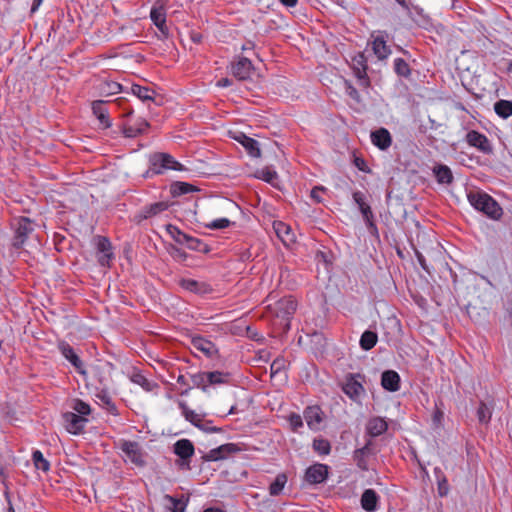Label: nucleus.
I'll list each match as a JSON object with an SVG mask.
<instances>
[{"instance_id": "774afa93", "label": "nucleus", "mask_w": 512, "mask_h": 512, "mask_svg": "<svg viewBox=\"0 0 512 512\" xmlns=\"http://www.w3.org/2000/svg\"><path fill=\"white\" fill-rule=\"evenodd\" d=\"M232 84V81L229 78H221L217 81V86L221 88L229 87Z\"/></svg>"}, {"instance_id": "e2e57ef3", "label": "nucleus", "mask_w": 512, "mask_h": 512, "mask_svg": "<svg viewBox=\"0 0 512 512\" xmlns=\"http://www.w3.org/2000/svg\"><path fill=\"white\" fill-rule=\"evenodd\" d=\"M355 166L363 172H369L367 164L364 159L356 157L354 160Z\"/></svg>"}, {"instance_id": "c9c22d12", "label": "nucleus", "mask_w": 512, "mask_h": 512, "mask_svg": "<svg viewBox=\"0 0 512 512\" xmlns=\"http://www.w3.org/2000/svg\"><path fill=\"white\" fill-rule=\"evenodd\" d=\"M287 483V476L284 473H280L276 476L275 480L269 486V494L271 496H278L282 493Z\"/></svg>"}, {"instance_id": "aec40b11", "label": "nucleus", "mask_w": 512, "mask_h": 512, "mask_svg": "<svg viewBox=\"0 0 512 512\" xmlns=\"http://www.w3.org/2000/svg\"><path fill=\"white\" fill-rule=\"evenodd\" d=\"M95 397L102 403V405L113 415H117V407L112 400V397L108 391V387L104 383V380H100V387L97 388Z\"/></svg>"}, {"instance_id": "3c124183", "label": "nucleus", "mask_w": 512, "mask_h": 512, "mask_svg": "<svg viewBox=\"0 0 512 512\" xmlns=\"http://www.w3.org/2000/svg\"><path fill=\"white\" fill-rule=\"evenodd\" d=\"M492 416V412L490 408L483 402L480 403V406L477 410V417L480 423L487 424Z\"/></svg>"}, {"instance_id": "0eeeda50", "label": "nucleus", "mask_w": 512, "mask_h": 512, "mask_svg": "<svg viewBox=\"0 0 512 512\" xmlns=\"http://www.w3.org/2000/svg\"><path fill=\"white\" fill-rule=\"evenodd\" d=\"M14 226L15 235L12 245L18 249L23 246L28 236L34 231V225L30 219L21 217L15 220Z\"/></svg>"}, {"instance_id": "0e129e2a", "label": "nucleus", "mask_w": 512, "mask_h": 512, "mask_svg": "<svg viewBox=\"0 0 512 512\" xmlns=\"http://www.w3.org/2000/svg\"><path fill=\"white\" fill-rule=\"evenodd\" d=\"M171 255L175 258H180L182 260L186 259V257H187V254L183 250H181L175 246H172V248H171Z\"/></svg>"}, {"instance_id": "cd10ccee", "label": "nucleus", "mask_w": 512, "mask_h": 512, "mask_svg": "<svg viewBox=\"0 0 512 512\" xmlns=\"http://www.w3.org/2000/svg\"><path fill=\"white\" fill-rule=\"evenodd\" d=\"M379 496L373 489H366L362 493L360 503L361 507L367 512H374L377 510Z\"/></svg>"}, {"instance_id": "8fccbe9b", "label": "nucleus", "mask_w": 512, "mask_h": 512, "mask_svg": "<svg viewBox=\"0 0 512 512\" xmlns=\"http://www.w3.org/2000/svg\"><path fill=\"white\" fill-rule=\"evenodd\" d=\"M121 89H122L121 84L114 82V81L105 82L100 87V91L104 95L117 94L121 91Z\"/></svg>"}, {"instance_id": "052dcab7", "label": "nucleus", "mask_w": 512, "mask_h": 512, "mask_svg": "<svg viewBox=\"0 0 512 512\" xmlns=\"http://www.w3.org/2000/svg\"><path fill=\"white\" fill-rule=\"evenodd\" d=\"M326 190L327 189L323 186H316L311 190L310 196L316 203H321L322 198L320 194L326 192Z\"/></svg>"}, {"instance_id": "bb28decb", "label": "nucleus", "mask_w": 512, "mask_h": 512, "mask_svg": "<svg viewBox=\"0 0 512 512\" xmlns=\"http://www.w3.org/2000/svg\"><path fill=\"white\" fill-rule=\"evenodd\" d=\"M381 385L385 390L396 392L400 388V376L393 370H387L382 373Z\"/></svg>"}, {"instance_id": "c756f323", "label": "nucleus", "mask_w": 512, "mask_h": 512, "mask_svg": "<svg viewBox=\"0 0 512 512\" xmlns=\"http://www.w3.org/2000/svg\"><path fill=\"white\" fill-rule=\"evenodd\" d=\"M174 453L182 459H189L194 455L193 443L188 439H180L174 444Z\"/></svg>"}, {"instance_id": "1a4fd4ad", "label": "nucleus", "mask_w": 512, "mask_h": 512, "mask_svg": "<svg viewBox=\"0 0 512 512\" xmlns=\"http://www.w3.org/2000/svg\"><path fill=\"white\" fill-rule=\"evenodd\" d=\"M328 474V465L315 463L306 469L304 479L310 485L321 484L326 481Z\"/></svg>"}, {"instance_id": "69168bd1", "label": "nucleus", "mask_w": 512, "mask_h": 512, "mask_svg": "<svg viewBox=\"0 0 512 512\" xmlns=\"http://www.w3.org/2000/svg\"><path fill=\"white\" fill-rule=\"evenodd\" d=\"M346 92H347V94H348L351 98H353V99H355V100H358V99H359V93H358V91H357V90H356L352 85H350V84H348V83H347V87H346Z\"/></svg>"}, {"instance_id": "680f3d73", "label": "nucleus", "mask_w": 512, "mask_h": 512, "mask_svg": "<svg viewBox=\"0 0 512 512\" xmlns=\"http://www.w3.org/2000/svg\"><path fill=\"white\" fill-rule=\"evenodd\" d=\"M177 383L186 386V390L182 392L183 395L187 394L192 388V386L189 384L187 378L184 375H179L177 377Z\"/></svg>"}, {"instance_id": "864d4df0", "label": "nucleus", "mask_w": 512, "mask_h": 512, "mask_svg": "<svg viewBox=\"0 0 512 512\" xmlns=\"http://www.w3.org/2000/svg\"><path fill=\"white\" fill-rule=\"evenodd\" d=\"M230 224H231V221L228 218H219V219H215V220L211 221L206 226L209 229L217 230V229L227 228Z\"/></svg>"}, {"instance_id": "4468645a", "label": "nucleus", "mask_w": 512, "mask_h": 512, "mask_svg": "<svg viewBox=\"0 0 512 512\" xmlns=\"http://www.w3.org/2000/svg\"><path fill=\"white\" fill-rule=\"evenodd\" d=\"M169 208L168 202L160 201L142 207L135 218L140 222L159 215Z\"/></svg>"}, {"instance_id": "bf43d9fd", "label": "nucleus", "mask_w": 512, "mask_h": 512, "mask_svg": "<svg viewBox=\"0 0 512 512\" xmlns=\"http://www.w3.org/2000/svg\"><path fill=\"white\" fill-rule=\"evenodd\" d=\"M443 418H444L443 411L440 408H438V406L436 405L435 410H434L433 415H432L433 424L436 427L441 426Z\"/></svg>"}, {"instance_id": "4c0bfd02", "label": "nucleus", "mask_w": 512, "mask_h": 512, "mask_svg": "<svg viewBox=\"0 0 512 512\" xmlns=\"http://www.w3.org/2000/svg\"><path fill=\"white\" fill-rule=\"evenodd\" d=\"M377 340H378V336L375 332L373 331H370V330H366L362 335H361V338H360V347L363 349V350H370L372 349L376 343H377Z\"/></svg>"}, {"instance_id": "09e8293b", "label": "nucleus", "mask_w": 512, "mask_h": 512, "mask_svg": "<svg viewBox=\"0 0 512 512\" xmlns=\"http://www.w3.org/2000/svg\"><path fill=\"white\" fill-rule=\"evenodd\" d=\"M256 177L267 182V183H273L274 180L277 179V173L275 170L265 167L259 171H257Z\"/></svg>"}, {"instance_id": "f03ea898", "label": "nucleus", "mask_w": 512, "mask_h": 512, "mask_svg": "<svg viewBox=\"0 0 512 512\" xmlns=\"http://www.w3.org/2000/svg\"><path fill=\"white\" fill-rule=\"evenodd\" d=\"M296 301L292 297H284L272 307V313L279 320L283 330L290 329V320L296 311Z\"/></svg>"}, {"instance_id": "7c9ffc66", "label": "nucleus", "mask_w": 512, "mask_h": 512, "mask_svg": "<svg viewBox=\"0 0 512 512\" xmlns=\"http://www.w3.org/2000/svg\"><path fill=\"white\" fill-rule=\"evenodd\" d=\"M178 406L181 410L182 416L185 418L186 421L190 422L193 426H197L201 421H203V418H205L204 414H200L195 412L194 410L190 409L186 402L180 401L178 403Z\"/></svg>"}, {"instance_id": "49530a36", "label": "nucleus", "mask_w": 512, "mask_h": 512, "mask_svg": "<svg viewBox=\"0 0 512 512\" xmlns=\"http://www.w3.org/2000/svg\"><path fill=\"white\" fill-rule=\"evenodd\" d=\"M192 385L206 391L208 387L207 372H198L190 376Z\"/></svg>"}, {"instance_id": "5fc2aeb1", "label": "nucleus", "mask_w": 512, "mask_h": 512, "mask_svg": "<svg viewBox=\"0 0 512 512\" xmlns=\"http://www.w3.org/2000/svg\"><path fill=\"white\" fill-rule=\"evenodd\" d=\"M132 381L134 383L140 385L147 391L151 390V382L144 375H142L140 373L134 374L132 377Z\"/></svg>"}, {"instance_id": "2eb2a0df", "label": "nucleus", "mask_w": 512, "mask_h": 512, "mask_svg": "<svg viewBox=\"0 0 512 512\" xmlns=\"http://www.w3.org/2000/svg\"><path fill=\"white\" fill-rule=\"evenodd\" d=\"M371 142L378 149L385 151L392 145V136L388 129L381 127L370 134Z\"/></svg>"}, {"instance_id": "a19ab883", "label": "nucleus", "mask_w": 512, "mask_h": 512, "mask_svg": "<svg viewBox=\"0 0 512 512\" xmlns=\"http://www.w3.org/2000/svg\"><path fill=\"white\" fill-rule=\"evenodd\" d=\"M184 244L190 250L199 251V252H203V253H208L210 251L207 244L203 243L200 239L194 238L189 235H187V241H185Z\"/></svg>"}, {"instance_id": "e433bc0d", "label": "nucleus", "mask_w": 512, "mask_h": 512, "mask_svg": "<svg viewBox=\"0 0 512 512\" xmlns=\"http://www.w3.org/2000/svg\"><path fill=\"white\" fill-rule=\"evenodd\" d=\"M70 408L73 410V413L78 414V416H83L84 418L90 415L92 411L90 405L81 399H73L70 403Z\"/></svg>"}, {"instance_id": "6e6d98bb", "label": "nucleus", "mask_w": 512, "mask_h": 512, "mask_svg": "<svg viewBox=\"0 0 512 512\" xmlns=\"http://www.w3.org/2000/svg\"><path fill=\"white\" fill-rule=\"evenodd\" d=\"M196 427L205 433H216L220 431L219 428L212 426L211 420H205L204 418Z\"/></svg>"}, {"instance_id": "dca6fc26", "label": "nucleus", "mask_w": 512, "mask_h": 512, "mask_svg": "<svg viewBox=\"0 0 512 512\" xmlns=\"http://www.w3.org/2000/svg\"><path fill=\"white\" fill-rule=\"evenodd\" d=\"M304 419L311 430L318 431L323 422V412L319 406H309L304 410Z\"/></svg>"}, {"instance_id": "58836bf2", "label": "nucleus", "mask_w": 512, "mask_h": 512, "mask_svg": "<svg viewBox=\"0 0 512 512\" xmlns=\"http://www.w3.org/2000/svg\"><path fill=\"white\" fill-rule=\"evenodd\" d=\"M164 500L172 512H185L188 500L177 499L170 495H165Z\"/></svg>"}, {"instance_id": "ddd939ff", "label": "nucleus", "mask_w": 512, "mask_h": 512, "mask_svg": "<svg viewBox=\"0 0 512 512\" xmlns=\"http://www.w3.org/2000/svg\"><path fill=\"white\" fill-rule=\"evenodd\" d=\"M466 142L472 146L477 148L483 153H491L492 152V146L486 137V135L476 131L471 130L466 134Z\"/></svg>"}, {"instance_id": "13d9d810", "label": "nucleus", "mask_w": 512, "mask_h": 512, "mask_svg": "<svg viewBox=\"0 0 512 512\" xmlns=\"http://www.w3.org/2000/svg\"><path fill=\"white\" fill-rule=\"evenodd\" d=\"M353 200L359 209L367 205L365 194L361 191H355L352 194Z\"/></svg>"}, {"instance_id": "ea45409f", "label": "nucleus", "mask_w": 512, "mask_h": 512, "mask_svg": "<svg viewBox=\"0 0 512 512\" xmlns=\"http://www.w3.org/2000/svg\"><path fill=\"white\" fill-rule=\"evenodd\" d=\"M229 377L230 374L228 372H207L208 385L225 384L228 382Z\"/></svg>"}, {"instance_id": "6e6552de", "label": "nucleus", "mask_w": 512, "mask_h": 512, "mask_svg": "<svg viewBox=\"0 0 512 512\" xmlns=\"http://www.w3.org/2000/svg\"><path fill=\"white\" fill-rule=\"evenodd\" d=\"M166 0H157L150 11V18L158 30L165 36L168 35V27L166 25Z\"/></svg>"}, {"instance_id": "473e14b6", "label": "nucleus", "mask_w": 512, "mask_h": 512, "mask_svg": "<svg viewBox=\"0 0 512 512\" xmlns=\"http://www.w3.org/2000/svg\"><path fill=\"white\" fill-rule=\"evenodd\" d=\"M361 214H362V217L365 221V224H366V227L367 229L369 230V232L373 235H376L378 233V229H377V226L375 225L374 223V215H373V212H372V209L370 207L369 204L365 205L364 207H362L361 209H359Z\"/></svg>"}, {"instance_id": "b1692460", "label": "nucleus", "mask_w": 512, "mask_h": 512, "mask_svg": "<svg viewBox=\"0 0 512 512\" xmlns=\"http://www.w3.org/2000/svg\"><path fill=\"white\" fill-rule=\"evenodd\" d=\"M273 228L278 238L283 242L284 245L288 246L295 241V234L289 225L282 221L274 222Z\"/></svg>"}, {"instance_id": "f8f14e48", "label": "nucleus", "mask_w": 512, "mask_h": 512, "mask_svg": "<svg viewBox=\"0 0 512 512\" xmlns=\"http://www.w3.org/2000/svg\"><path fill=\"white\" fill-rule=\"evenodd\" d=\"M361 375H349L343 385V392L352 400H357L364 393V387L360 382Z\"/></svg>"}, {"instance_id": "4d7b16f0", "label": "nucleus", "mask_w": 512, "mask_h": 512, "mask_svg": "<svg viewBox=\"0 0 512 512\" xmlns=\"http://www.w3.org/2000/svg\"><path fill=\"white\" fill-rule=\"evenodd\" d=\"M285 365L286 362L283 358L275 359L270 366L271 375L273 376L275 374L282 372L285 369Z\"/></svg>"}, {"instance_id": "7ed1b4c3", "label": "nucleus", "mask_w": 512, "mask_h": 512, "mask_svg": "<svg viewBox=\"0 0 512 512\" xmlns=\"http://www.w3.org/2000/svg\"><path fill=\"white\" fill-rule=\"evenodd\" d=\"M149 170L148 173L162 174L166 170H182L183 166L174 159L173 156L167 153H154L149 157Z\"/></svg>"}, {"instance_id": "9b49d317", "label": "nucleus", "mask_w": 512, "mask_h": 512, "mask_svg": "<svg viewBox=\"0 0 512 512\" xmlns=\"http://www.w3.org/2000/svg\"><path fill=\"white\" fill-rule=\"evenodd\" d=\"M65 429L73 435L81 434L88 423V419L73 412H65L63 414Z\"/></svg>"}, {"instance_id": "c03bdc74", "label": "nucleus", "mask_w": 512, "mask_h": 512, "mask_svg": "<svg viewBox=\"0 0 512 512\" xmlns=\"http://www.w3.org/2000/svg\"><path fill=\"white\" fill-rule=\"evenodd\" d=\"M32 460L35 465V467L38 470H42L44 472H47L50 469L49 462L44 458L43 454L39 450L33 451L32 454Z\"/></svg>"}, {"instance_id": "f3484780", "label": "nucleus", "mask_w": 512, "mask_h": 512, "mask_svg": "<svg viewBox=\"0 0 512 512\" xmlns=\"http://www.w3.org/2000/svg\"><path fill=\"white\" fill-rule=\"evenodd\" d=\"M232 74L239 80H247L253 73L252 62L245 57L239 58L238 61L231 66Z\"/></svg>"}, {"instance_id": "4be33fe9", "label": "nucleus", "mask_w": 512, "mask_h": 512, "mask_svg": "<svg viewBox=\"0 0 512 512\" xmlns=\"http://www.w3.org/2000/svg\"><path fill=\"white\" fill-rule=\"evenodd\" d=\"M234 139L245 148L251 157L258 158L261 156V150L257 140L246 136L244 133H239Z\"/></svg>"}, {"instance_id": "f704fd0d", "label": "nucleus", "mask_w": 512, "mask_h": 512, "mask_svg": "<svg viewBox=\"0 0 512 512\" xmlns=\"http://www.w3.org/2000/svg\"><path fill=\"white\" fill-rule=\"evenodd\" d=\"M131 92L134 96H136L137 98H139L142 101H147V100L153 101L154 100V91L148 87H144V86H141L138 84H133L131 86Z\"/></svg>"}, {"instance_id": "72a5a7b5", "label": "nucleus", "mask_w": 512, "mask_h": 512, "mask_svg": "<svg viewBox=\"0 0 512 512\" xmlns=\"http://www.w3.org/2000/svg\"><path fill=\"white\" fill-rule=\"evenodd\" d=\"M494 111L499 117L503 119L509 118L512 116V101L501 99L495 102Z\"/></svg>"}, {"instance_id": "c85d7f7f", "label": "nucleus", "mask_w": 512, "mask_h": 512, "mask_svg": "<svg viewBox=\"0 0 512 512\" xmlns=\"http://www.w3.org/2000/svg\"><path fill=\"white\" fill-rule=\"evenodd\" d=\"M372 50L379 60H384L391 54V49L382 35L376 36L372 41Z\"/></svg>"}, {"instance_id": "a211bd4d", "label": "nucleus", "mask_w": 512, "mask_h": 512, "mask_svg": "<svg viewBox=\"0 0 512 512\" xmlns=\"http://www.w3.org/2000/svg\"><path fill=\"white\" fill-rule=\"evenodd\" d=\"M98 262L101 266H109V262L113 258L111 242L106 237L97 238Z\"/></svg>"}, {"instance_id": "f257e3e1", "label": "nucleus", "mask_w": 512, "mask_h": 512, "mask_svg": "<svg viewBox=\"0 0 512 512\" xmlns=\"http://www.w3.org/2000/svg\"><path fill=\"white\" fill-rule=\"evenodd\" d=\"M467 199L474 209L482 212L487 217L493 220H499L502 217L503 210L501 206L486 192L471 190L467 193Z\"/></svg>"}, {"instance_id": "412c9836", "label": "nucleus", "mask_w": 512, "mask_h": 512, "mask_svg": "<svg viewBox=\"0 0 512 512\" xmlns=\"http://www.w3.org/2000/svg\"><path fill=\"white\" fill-rule=\"evenodd\" d=\"M192 346L195 350L202 352L208 358H213L218 353V349L213 342L200 336L192 339Z\"/></svg>"}, {"instance_id": "39448f33", "label": "nucleus", "mask_w": 512, "mask_h": 512, "mask_svg": "<svg viewBox=\"0 0 512 512\" xmlns=\"http://www.w3.org/2000/svg\"><path fill=\"white\" fill-rule=\"evenodd\" d=\"M133 110L129 109L124 117L126 118L122 125V132L125 137L135 138L144 133L149 127V123L144 118L131 119Z\"/></svg>"}, {"instance_id": "6ab92c4d", "label": "nucleus", "mask_w": 512, "mask_h": 512, "mask_svg": "<svg viewBox=\"0 0 512 512\" xmlns=\"http://www.w3.org/2000/svg\"><path fill=\"white\" fill-rule=\"evenodd\" d=\"M240 449L234 443L223 444L210 450L205 459L207 461H219L225 459L228 455L238 452Z\"/></svg>"}, {"instance_id": "de8ad7c7", "label": "nucleus", "mask_w": 512, "mask_h": 512, "mask_svg": "<svg viewBox=\"0 0 512 512\" xmlns=\"http://www.w3.org/2000/svg\"><path fill=\"white\" fill-rule=\"evenodd\" d=\"M313 449L320 455H328L331 450V446L328 440L323 438L314 439Z\"/></svg>"}, {"instance_id": "5701e85b", "label": "nucleus", "mask_w": 512, "mask_h": 512, "mask_svg": "<svg viewBox=\"0 0 512 512\" xmlns=\"http://www.w3.org/2000/svg\"><path fill=\"white\" fill-rule=\"evenodd\" d=\"M388 429L386 420L382 417L375 416L368 420L366 431L371 437H378L384 434Z\"/></svg>"}, {"instance_id": "a18cd8bd", "label": "nucleus", "mask_w": 512, "mask_h": 512, "mask_svg": "<svg viewBox=\"0 0 512 512\" xmlns=\"http://www.w3.org/2000/svg\"><path fill=\"white\" fill-rule=\"evenodd\" d=\"M167 233L174 239L178 244H184L187 241V234L182 232L177 226L168 224L166 226Z\"/></svg>"}, {"instance_id": "603ef678", "label": "nucleus", "mask_w": 512, "mask_h": 512, "mask_svg": "<svg viewBox=\"0 0 512 512\" xmlns=\"http://www.w3.org/2000/svg\"><path fill=\"white\" fill-rule=\"evenodd\" d=\"M289 425L294 432H297L299 428L303 427V419L299 414L292 413L288 417Z\"/></svg>"}, {"instance_id": "338daca9", "label": "nucleus", "mask_w": 512, "mask_h": 512, "mask_svg": "<svg viewBox=\"0 0 512 512\" xmlns=\"http://www.w3.org/2000/svg\"><path fill=\"white\" fill-rule=\"evenodd\" d=\"M415 254H416V258H417L419 264L421 265V267L424 270H427L425 257L419 251H416Z\"/></svg>"}, {"instance_id": "37998d69", "label": "nucleus", "mask_w": 512, "mask_h": 512, "mask_svg": "<svg viewBox=\"0 0 512 512\" xmlns=\"http://www.w3.org/2000/svg\"><path fill=\"white\" fill-rule=\"evenodd\" d=\"M394 71L398 76L409 77L411 74L408 63L403 58H396L394 60Z\"/></svg>"}, {"instance_id": "20e7f679", "label": "nucleus", "mask_w": 512, "mask_h": 512, "mask_svg": "<svg viewBox=\"0 0 512 512\" xmlns=\"http://www.w3.org/2000/svg\"><path fill=\"white\" fill-rule=\"evenodd\" d=\"M117 445L122 451L125 461H130L136 466H143L145 464L144 453L138 442L121 439Z\"/></svg>"}, {"instance_id": "a878e982", "label": "nucleus", "mask_w": 512, "mask_h": 512, "mask_svg": "<svg viewBox=\"0 0 512 512\" xmlns=\"http://www.w3.org/2000/svg\"><path fill=\"white\" fill-rule=\"evenodd\" d=\"M92 112L99 120L103 128H109L111 121L108 116V109L106 108V102L103 100H96L92 102Z\"/></svg>"}, {"instance_id": "2f4dec72", "label": "nucleus", "mask_w": 512, "mask_h": 512, "mask_svg": "<svg viewBox=\"0 0 512 512\" xmlns=\"http://www.w3.org/2000/svg\"><path fill=\"white\" fill-rule=\"evenodd\" d=\"M433 174L440 184H451L453 181V174L451 169L444 164H437L433 167Z\"/></svg>"}, {"instance_id": "393cba45", "label": "nucleus", "mask_w": 512, "mask_h": 512, "mask_svg": "<svg viewBox=\"0 0 512 512\" xmlns=\"http://www.w3.org/2000/svg\"><path fill=\"white\" fill-rule=\"evenodd\" d=\"M180 286L196 294H207L212 291L211 286L206 282H200L193 279H181Z\"/></svg>"}, {"instance_id": "79ce46f5", "label": "nucleus", "mask_w": 512, "mask_h": 512, "mask_svg": "<svg viewBox=\"0 0 512 512\" xmlns=\"http://www.w3.org/2000/svg\"><path fill=\"white\" fill-rule=\"evenodd\" d=\"M369 451L368 445L364 446L363 448L357 449L354 452V460L356 461L357 466L363 470H368V464L366 461V454Z\"/></svg>"}, {"instance_id": "423d86ee", "label": "nucleus", "mask_w": 512, "mask_h": 512, "mask_svg": "<svg viewBox=\"0 0 512 512\" xmlns=\"http://www.w3.org/2000/svg\"><path fill=\"white\" fill-rule=\"evenodd\" d=\"M351 68L355 77L357 78L358 85L363 88H368L370 86V80L367 75L368 66L364 53L360 52L352 58Z\"/></svg>"}, {"instance_id": "9d476101", "label": "nucleus", "mask_w": 512, "mask_h": 512, "mask_svg": "<svg viewBox=\"0 0 512 512\" xmlns=\"http://www.w3.org/2000/svg\"><path fill=\"white\" fill-rule=\"evenodd\" d=\"M58 349L61 352L62 356L71 363V365L77 370L79 374H81L84 377L87 376V371L84 367L83 362L81 361V359L76 354V352L74 351L73 347L70 344L66 342H60L58 344Z\"/></svg>"}]
</instances>
